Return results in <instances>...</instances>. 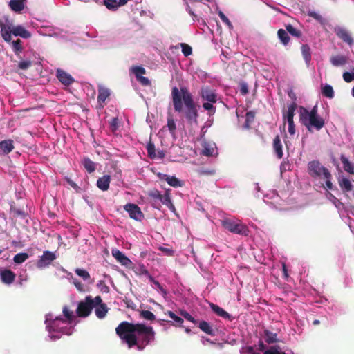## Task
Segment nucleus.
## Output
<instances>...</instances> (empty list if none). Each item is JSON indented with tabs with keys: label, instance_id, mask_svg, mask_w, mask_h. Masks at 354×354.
<instances>
[{
	"label": "nucleus",
	"instance_id": "60",
	"mask_svg": "<svg viewBox=\"0 0 354 354\" xmlns=\"http://www.w3.org/2000/svg\"><path fill=\"white\" fill-rule=\"evenodd\" d=\"M73 285L75 286L77 290L80 292H83L84 290L83 284L79 281L77 279H75L73 282Z\"/></svg>",
	"mask_w": 354,
	"mask_h": 354
},
{
	"label": "nucleus",
	"instance_id": "51",
	"mask_svg": "<svg viewBox=\"0 0 354 354\" xmlns=\"http://www.w3.org/2000/svg\"><path fill=\"white\" fill-rule=\"evenodd\" d=\"M180 315L185 318L187 320L192 322L193 324H198V321L194 319V317H193L189 313H187V311H185V310H183V311H180Z\"/></svg>",
	"mask_w": 354,
	"mask_h": 354
},
{
	"label": "nucleus",
	"instance_id": "20",
	"mask_svg": "<svg viewBox=\"0 0 354 354\" xmlns=\"http://www.w3.org/2000/svg\"><path fill=\"white\" fill-rule=\"evenodd\" d=\"M12 35L19 36L24 39H28L32 36L31 33L21 25L13 26Z\"/></svg>",
	"mask_w": 354,
	"mask_h": 354
},
{
	"label": "nucleus",
	"instance_id": "1",
	"mask_svg": "<svg viewBox=\"0 0 354 354\" xmlns=\"http://www.w3.org/2000/svg\"><path fill=\"white\" fill-rule=\"evenodd\" d=\"M115 333L129 348L136 346L138 351L155 341L156 333L152 326L142 323L123 321L115 328Z\"/></svg>",
	"mask_w": 354,
	"mask_h": 354
},
{
	"label": "nucleus",
	"instance_id": "29",
	"mask_svg": "<svg viewBox=\"0 0 354 354\" xmlns=\"http://www.w3.org/2000/svg\"><path fill=\"white\" fill-rule=\"evenodd\" d=\"M301 54L305 62L308 65L311 61V50L308 44H303L301 47Z\"/></svg>",
	"mask_w": 354,
	"mask_h": 354
},
{
	"label": "nucleus",
	"instance_id": "23",
	"mask_svg": "<svg viewBox=\"0 0 354 354\" xmlns=\"http://www.w3.org/2000/svg\"><path fill=\"white\" fill-rule=\"evenodd\" d=\"M273 149L277 158L281 159L283 158V153L281 138L279 135L275 136L273 140Z\"/></svg>",
	"mask_w": 354,
	"mask_h": 354
},
{
	"label": "nucleus",
	"instance_id": "38",
	"mask_svg": "<svg viewBox=\"0 0 354 354\" xmlns=\"http://www.w3.org/2000/svg\"><path fill=\"white\" fill-rule=\"evenodd\" d=\"M146 149L147 151L148 156L150 158L154 159L157 157V155L156 153V147L153 142H151V141L149 142L147 145Z\"/></svg>",
	"mask_w": 354,
	"mask_h": 354
},
{
	"label": "nucleus",
	"instance_id": "43",
	"mask_svg": "<svg viewBox=\"0 0 354 354\" xmlns=\"http://www.w3.org/2000/svg\"><path fill=\"white\" fill-rule=\"evenodd\" d=\"M131 71L135 75L136 78L142 76L146 73V70L142 66H134L131 68Z\"/></svg>",
	"mask_w": 354,
	"mask_h": 354
},
{
	"label": "nucleus",
	"instance_id": "37",
	"mask_svg": "<svg viewBox=\"0 0 354 354\" xmlns=\"http://www.w3.org/2000/svg\"><path fill=\"white\" fill-rule=\"evenodd\" d=\"M278 37L281 41V42L286 45L290 41V37L288 35V32L284 30L283 29H279L277 32Z\"/></svg>",
	"mask_w": 354,
	"mask_h": 354
},
{
	"label": "nucleus",
	"instance_id": "22",
	"mask_svg": "<svg viewBox=\"0 0 354 354\" xmlns=\"http://www.w3.org/2000/svg\"><path fill=\"white\" fill-rule=\"evenodd\" d=\"M110 183L111 176L109 175H104L97 180V187L102 191H107L109 188Z\"/></svg>",
	"mask_w": 354,
	"mask_h": 354
},
{
	"label": "nucleus",
	"instance_id": "64",
	"mask_svg": "<svg viewBox=\"0 0 354 354\" xmlns=\"http://www.w3.org/2000/svg\"><path fill=\"white\" fill-rule=\"evenodd\" d=\"M324 178L326 180V187L328 189H333V183L331 182V178H328L326 176H324Z\"/></svg>",
	"mask_w": 354,
	"mask_h": 354
},
{
	"label": "nucleus",
	"instance_id": "42",
	"mask_svg": "<svg viewBox=\"0 0 354 354\" xmlns=\"http://www.w3.org/2000/svg\"><path fill=\"white\" fill-rule=\"evenodd\" d=\"M75 274L81 277L83 280L87 281L91 279L90 274L88 271L81 268H76L75 270Z\"/></svg>",
	"mask_w": 354,
	"mask_h": 354
},
{
	"label": "nucleus",
	"instance_id": "48",
	"mask_svg": "<svg viewBox=\"0 0 354 354\" xmlns=\"http://www.w3.org/2000/svg\"><path fill=\"white\" fill-rule=\"evenodd\" d=\"M119 127V119L117 117L113 118L109 122V129L112 132H115Z\"/></svg>",
	"mask_w": 354,
	"mask_h": 354
},
{
	"label": "nucleus",
	"instance_id": "8",
	"mask_svg": "<svg viewBox=\"0 0 354 354\" xmlns=\"http://www.w3.org/2000/svg\"><path fill=\"white\" fill-rule=\"evenodd\" d=\"M288 111L286 114L283 115V118L287 120L288 124V132L290 134L293 135L295 133V127L293 121V118L295 115V111L297 108V104L295 102H292L287 106Z\"/></svg>",
	"mask_w": 354,
	"mask_h": 354
},
{
	"label": "nucleus",
	"instance_id": "21",
	"mask_svg": "<svg viewBox=\"0 0 354 354\" xmlns=\"http://www.w3.org/2000/svg\"><path fill=\"white\" fill-rule=\"evenodd\" d=\"M0 277L3 283H12L15 279V274L10 270H4L0 272Z\"/></svg>",
	"mask_w": 354,
	"mask_h": 354
},
{
	"label": "nucleus",
	"instance_id": "10",
	"mask_svg": "<svg viewBox=\"0 0 354 354\" xmlns=\"http://www.w3.org/2000/svg\"><path fill=\"white\" fill-rule=\"evenodd\" d=\"M60 323L66 324V321L64 319L59 317L55 319L50 322V324L48 326V328H49V331L60 332L68 335H71V328L67 326H60Z\"/></svg>",
	"mask_w": 354,
	"mask_h": 354
},
{
	"label": "nucleus",
	"instance_id": "55",
	"mask_svg": "<svg viewBox=\"0 0 354 354\" xmlns=\"http://www.w3.org/2000/svg\"><path fill=\"white\" fill-rule=\"evenodd\" d=\"M162 205H166L172 212L176 210L175 207L171 200L170 195H169L167 198H165V201H163Z\"/></svg>",
	"mask_w": 354,
	"mask_h": 354
},
{
	"label": "nucleus",
	"instance_id": "34",
	"mask_svg": "<svg viewBox=\"0 0 354 354\" xmlns=\"http://www.w3.org/2000/svg\"><path fill=\"white\" fill-rule=\"evenodd\" d=\"M256 113L254 111H248L245 114V122L244 124V127L246 129H250L251 124L254 122L255 118Z\"/></svg>",
	"mask_w": 354,
	"mask_h": 354
},
{
	"label": "nucleus",
	"instance_id": "58",
	"mask_svg": "<svg viewBox=\"0 0 354 354\" xmlns=\"http://www.w3.org/2000/svg\"><path fill=\"white\" fill-rule=\"evenodd\" d=\"M97 286L100 288L101 291L103 292H109V288L107 286L104 282V281H100L97 283Z\"/></svg>",
	"mask_w": 354,
	"mask_h": 354
},
{
	"label": "nucleus",
	"instance_id": "47",
	"mask_svg": "<svg viewBox=\"0 0 354 354\" xmlns=\"http://www.w3.org/2000/svg\"><path fill=\"white\" fill-rule=\"evenodd\" d=\"M308 15L314 18L315 20L318 21L321 24L324 25L325 24V19L320 15L319 14L317 13L315 11H308Z\"/></svg>",
	"mask_w": 354,
	"mask_h": 354
},
{
	"label": "nucleus",
	"instance_id": "6",
	"mask_svg": "<svg viewBox=\"0 0 354 354\" xmlns=\"http://www.w3.org/2000/svg\"><path fill=\"white\" fill-rule=\"evenodd\" d=\"M308 171L309 175L315 178L324 177V176L328 178H332V175L329 170L322 165L318 160H313L308 162Z\"/></svg>",
	"mask_w": 354,
	"mask_h": 354
},
{
	"label": "nucleus",
	"instance_id": "27",
	"mask_svg": "<svg viewBox=\"0 0 354 354\" xmlns=\"http://www.w3.org/2000/svg\"><path fill=\"white\" fill-rule=\"evenodd\" d=\"M340 160L343 165L344 169L351 174H354V165L344 155L342 154L340 156Z\"/></svg>",
	"mask_w": 354,
	"mask_h": 354
},
{
	"label": "nucleus",
	"instance_id": "40",
	"mask_svg": "<svg viewBox=\"0 0 354 354\" xmlns=\"http://www.w3.org/2000/svg\"><path fill=\"white\" fill-rule=\"evenodd\" d=\"M286 31L290 33L291 35L296 37H301V32L295 28L291 24H288L286 26Z\"/></svg>",
	"mask_w": 354,
	"mask_h": 354
},
{
	"label": "nucleus",
	"instance_id": "49",
	"mask_svg": "<svg viewBox=\"0 0 354 354\" xmlns=\"http://www.w3.org/2000/svg\"><path fill=\"white\" fill-rule=\"evenodd\" d=\"M182 53L185 57L190 55L192 53V48L187 44H181Z\"/></svg>",
	"mask_w": 354,
	"mask_h": 354
},
{
	"label": "nucleus",
	"instance_id": "24",
	"mask_svg": "<svg viewBox=\"0 0 354 354\" xmlns=\"http://www.w3.org/2000/svg\"><path fill=\"white\" fill-rule=\"evenodd\" d=\"M198 324L199 328L205 333L211 336H214L216 335L215 330L209 322L201 320L198 322Z\"/></svg>",
	"mask_w": 354,
	"mask_h": 354
},
{
	"label": "nucleus",
	"instance_id": "53",
	"mask_svg": "<svg viewBox=\"0 0 354 354\" xmlns=\"http://www.w3.org/2000/svg\"><path fill=\"white\" fill-rule=\"evenodd\" d=\"M32 65V62L30 60H23L19 62L18 68L21 70H26Z\"/></svg>",
	"mask_w": 354,
	"mask_h": 354
},
{
	"label": "nucleus",
	"instance_id": "39",
	"mask_svg": "<svg viewBox=\"0 0 354 354\" xmlns=\"http://www.w3.org/2000/svg\"><path fill=\"white\" fill-rule=\"evenodd\" d=\"M28 258V254L26 252H21L17 254L14 258L13 261L15 263L20 264L26 261Z\"/></svg>",
	"mask_w": 354,
	"mask_h": 354
},
{
	"label": "nucleus",
	"instance_id": "17",
	"mask_svg": "<svg viewBox=\"0 0 354 354\" xmlns=\"http://www.w3.org/2000/svg\"><path fill=\"white\" fill-rule=\"evenodd\" d=\"M14 149L13 140L8 139L0 142V155L10 153Z\"/></svg>",
	"mask_w": 354,
	"mask_h": 354
},
{
	"label": "nucleus",
	"instance_id": "32",
	"mask_svg": "<svg viewBox=\"0 0 354 354\" xmlns=\"http://www.w3.org/2000/svg\"><path fill=\"white\" fill-rule=\"evenodd\" d=\"M82 164L88 173H92L95 170V164L88 158H84Z\"/></svg>",
	"mask_w": 354,
	"mask_h": 354
},
{
	"label": "nucleus",
	"instance_id": "41",
	"mask_svg": "<svg viewBox=\"0 0 354 354\" xmlns=\"http://www.w3.org/2000/svg\"><path fill=\"white\" fill-rule=\"evenodd\" d=\"M12 50L15 52V53L17 55H19L20 53H21L23 50V47L21 45V41L19 39H17L15 41H13L12 42Z\"/></svg>",
	"mask_w": 354,
	"mask_h": 354
},
{
	"label": "nucleus",
	"instance_id": "30",
	"mask_svg": "<svg viewBox=\"0 0 354 354\" xmlns=\"http://www.w3.org/2000/svg\"><path fill=\"white\" fill-rule=\"evenodd\" d=\"M330 63L335 66H344L346 62L347 58L344 55H335L330 57Z\"/></svg>",
	"mask_w": 354,
	"mask_h": 354
},
{
	"label": "nucleus",
	"instance_id": "5",
	"mask_svg": "<svg viewBox=\"0 0 354 354\" xmlns=\"http://www.w3.org/2000/svg\"><path fill=\"white\" fill-rule=\"evenodd\" d=\"M222 226L229 232L247 236L250 233L248 227L239 220L232 218H224L221 221Z\"/></svg>",
	"mask_w": 354,
	"mask_h": 354
},
{
	"label": "nucleus",
	"instance_id": "28",
	"mask_svg": "<svg viewBox=\"0 0 354 354\" xmlns=\"http://www.w3.org/2000/svg\"><path fill=\"white\" fill-rule=\"evenodd\" d=\"M162 179L167 181V183L173 187H180L183 185V183L175 176L164 174Z\"/></svg>",
	"mask_w": 354,
	"mask_h": 354
},
{
	"label": "nucleus",
	"instance_id": "33",
	"mask_svg": "<svg viewBox=\"0 0 354 354\" xmlns=\"http://www.w3.org/2000/svg\"><path fill=\"white\" fill-rule=\"evenodd\" d=\"M24 1H9V6L12 11L20 12L24 10Z\"/></svg>",
	"mask_w": 354,
	"mask_h": 354
},
{
	"label": "nucleus",
	"instance_id": "52",
	"mask_svg": "<svg viewBox=\"0 0 354 354\" xmlns=\"http://www.w3.org/2000/svg\"><path fill=\"white\" fill-rule=\"evenodd\" d=\"M167 127L171 133H174L176 129V123L172 117L167 118Z\"/></svg>",
	"mask_w": 354,
	"mask_h": 354
},
{
	"label": "nucleus",
	"instance_id": "36",
	"mask_svg": "<svg viewBox=\"0 0 354 354\" xmlns=\"http://www.w3.org/2000/svg\"><path fill=\"white\" fill-rule=\"evenodd\" d=\"M339 186L346 192H350L353 189V185L351 181L346 178H342L339 181Z\"/></svg>",
	"mask_w": 354,
	"mask_h": 354
},
{
	"label": "nucleus",
	"instance_id": "16",
	"mask_svg": "<svg viewBox=\"0 0 354 354\" xmlns=\"http://www.w3.org/2000/svg\"><path fill=\"white\" fill-rule=\"evenodd\" d=\"M210 308L212 310V311L214 313H215L218 316H219L225 319L232 321L234 319L233 317L230 314H229L223 308H221L220 306H218L216 304L211 303Z\"/></svg>",
	"mask_w": 354,
	"mask_h": 354
},
{
	"label": "nucleus",
	"instance_id": "11",
	"mask_svg": "<svg viewBox=\"0 0 354 354\" xmlns=\"http://www.w3.org/2000/svg\"><path fill=\"white\" fill-rule=\"evenodd\" d=\"M334 32L340 39L350 46L354 45V39L351 33L346 29L337 26L334 28Z\"/></svg>",
	"mask_w": 354,
	"mask_h": 354
},
{
	"label": "nucleus",
	"instance_id": "7",
	"mask_svg": "<svg viewBox=\"0 0 354 354\" xmlns=\"http://www.w3.org/2000/svg\"><path fill=\"white\" fill-rule=\"evenodd\" d=\"M55 259L56 255L55 252L46 250L37 260L36 266L39 269H43L49 266Z\"/></svg>",
	"mask_w": 354,
	"mask_h": 354
},
{
	"label": "nucleus",
	"instance_id": "45",
	"mask_svg": "<svg viewBox=\"0 0 354 354\" xmlns=\"http://www.w3.org/2000/svg\"><path fill=\"white\" fill-rule=\"evenodd\" d=\"M214 103H211L209 102H206L203 104V108L208 111L209 115H212L216 112V107L213 105Z\"/></svg>",
	"mask_w": 354,
	"mask_h": 354
},
{
	"label": "nucleus",
	"instance_id": "26",
	"mask_svg": "<svg viewBox=\"0 0 354 354\" xmlns=\"http://www.w3.org/2000/svg\"><path fill=\"white\" fill-rule=\"evenodd\" d=\"M95 308V315L99 319H102L106 316L108 312V308L106 304L103 303L102 301L97 304Z\"/></svg>",
	"mask_w": 354,
	"mask_h": 354
},
{
	"label": "nucleus",
	"instance_id": "12",
	"mask_svg": "<svg viewBox=\"0 0 354 354\" xmlns=\"http://www.w3.org/2000/svg\"><path fill=\"white\" fill-rule=\"evenodd\" d=\"M147 195L151 198L153 201V206L159 209L160 205H157L156 203L160 201L162 204L163 201H165V198H167L169 194L167 192L165 194H162L158 189H153L148 192Z\"/></svg>",
	"mask_w": 354,
	"mask_h": 354
},
{
	"label": "nucleus",
	"instance_id": "46",
	"mask_svg": "<svg viewBox=\"0 0 354 354\" xmlns=\"http://www.w3.org/2000/svg\"><path fill=\"white\" fill-rule=\"evenodd\" d=\"M140 316L149 321H153L156 319L155 315L149 310H142L140 312Z\"/></svg>",
	"mask_w": 354,
	"mask_h": 354
},
{
	"label": "nucleus",
	"instance_id": "63",
	"mask_svg": "<svg viewBox=\"0 0 354 354\" xmlns=\"http://www.w3.org/2000/svg\"><path fill=\"white\" fill-rule=\"evenodd\" d=\"M240 92L242 95H246L248 93V85L245 83L241 84Z\"/></svg>",
	"mask_w": 354,
	"mask_h": 354
},
{
	"label": "nucleus",
	"instance_id": "56",
	"mask_svg": "<svg viewBox=\"0 0 354 354\" xmlns=\"http://www.w3.org/2000/svg\"><path fill=\"white\" fill-rule=\"evenodd\" d=\"M159 250L167 256H174V251L171 248H166L163 246L159 247Z\"/></svg>",
	"mask_w": 354,
	"mask_h": 354
},
{
	"label": "nucleus",
	"instance_id": "44",
	"mask_svg": "<svg viewBox=\"0 0 354 354\" xmlns=\"http://www.w3.org/2000/svg\"><path fill=\"white\" fill-rule=\"evenodd\" d=\"M63 314L64 317L67 319L68 322L71 324L75 317L73 312L70 310L68 306H65L63 308Z\"/></svg>",
	"mask_w": 354,
	"mask_h": 354
},
{
	"label": "nucleus",
	"instance_id": "3",
	"mask_svg": "<svg viewBox=\"0 0 354 354\" xmlns=\"http://www.w3.org/2000/svg\"><path fill=\"white\" fill-rule=\"evenodd\" d=\"M299 120L310 133L314 131H320L325 125L324 119L318 114L317 105H315L311 110L301 106L299 108Z\"/></svg>",
	"mask_w": 354,
	"mask_h": 354
},
{
	"label": "nucleus",
	"instance_id": "18",
	"mask_svg": "<svg viewBox=\"0 0 354 354\" xmlns=\"http://www.w3.org/2000/svg\"><path fill=\"white\" fill-rule=\"evenodd\" d=\"M110 91L108 88L100 86L98 88L97 102L100 106V108L104 106V102L107 98L110 96Z\"/></svg>",
	"mask_w": 354,
	"mask_h": 354
},
{
	"label": "nucleus",
	"instance_id": "50",
	"mask_svg": "<svg viewBox=\"0 0 354 354\" xmlns=\"http://www.w3.org/2000/svg\"><path fill=\"white\" fill-rule=\"evenodd\" d=\"M279 346H272L268 349L266 350L263 354H283L278 351ZM259 354V353H252Z\"/></svg>",
	"mask_w": 354,
	"mask_h": 354
},
{
	"label": "nucleus",
	"instance_id": "57",
	"mask_svg": "<svg viewBox=\"0 0 354 354\" xmlns=\"http://www.w3.org/2000/svg\"><path fill=\"white\" fill-rule=\"evenodd\" d=\"M136 80L142 85L145 86H150L151 82L149 80L147 77H145L144 76H140L136 78Z\"/></svg>",
	"mask_w": 354,
	"mask_h": 354
},
{
	"label": "nucleus",
	"instance_id": "25",
	"mask_svg": "<svg viewBox=\"0 0 354 354\" xmlns=\"http://www.w3.org/2000/svg\"><path fill=\"white\" fill-rule=\"evenodd\" d=\"M263 335L265 341L268 344H274L280 342L279 339L277 337V334L275 333H272L268 329L264 330Z\"/></svg>",
	"mask_w": 354,
	"mask_h": 354
},
{
	"label": "nucleus",
	"instance_id": "61",
	"mask_svg": "<svg viewBox=\"0 0 354 354\" xmlns=\"http://www.w3.org/2000/svg\"><path fill=\"white\" fill-rule=\"evenodd\" d=\"M353 75L349 72H345L343 73V79L346 82H351L353 80Z\"/></svg>",
	"mask_w": 354,
	"mask_h": 354
},
{
	"label": "nucleus",
	"instance_id": "15",
	"mask_svg": "<svg viewBox=\"0 0 354 354\" xmlns=\"http://www.w3.org/2000/svg\"><path fill=\"white\" fill-rule=\"evenodd\" d=\"M12 28L13 26L10 24H6L3 21H0L1 34L6 42H10L12 39Z\"/></svg>",
	"mask_w": 354,
	"mask_h": 354
},
{
	"label": "nucleus",
	"instance_id": "35",
	"mask_svg": "<svg viewBox=\"0 0 354 354\" xmlns=\"http://www.w3.org/2000/svg\"><path fill=\"white\" fill-rule=\"evenodd\" d=\"M322 94L330 99L333 98L335 95L333 87L329 84H326L322 87Z\"/></svg>",
	"mask_w": 354,
	"mask_h": 354
},
{
	"label": "nucleus",
	"instance_id": "59",
	"mask_svg": "<svg viewBox=\"0 0 354 354\" xmlns=\"http://www.w3.org/2000/svg\"><path fill=\"white\" fill-rule=\"evenodd\" d=\"M214 148L205 147L204 149H203L202 154L205 156H212L214 153Z\"/></svg>",
	"mask_w": 354,
	"mask_h": 354
},
{
	"label": "nucleus",
	"instance_id": "9",
	"mask_svg": "<svg viewBox=\"0 0 354 354\" xmlns=\"http://www.w3.org/2000/svg\"><path fill=\"white\" fill-rule=\"evenodd\" d=\"M124 209L129 213V217L132 219L141 221L144 218V214L136 204L127 203L124 206Z\"/></svg>",
	"mask_w": 354,
	"mask_h": 354
},
{
	"label": "nucleus",
	"instance_id": "4",
	"mask_svg": "<svg viewBox=\"0 0 354 354\" xmlns=\"http://www.w3.org/2000/svg\"><path fill=\"white\" fill-rule=\"evenodd\" d=\"M102 301L100 296L93 298L91 296H86L84 301L78 304L76 313L80 317H88L96 305Z\"/></svg>",
	"mask_w": 354,
	"mask_h": 354
},
{
	"label": "nucleus",
	"instance_id": "13",
	"mask_svg": "<svg viewBox=\"0 0 354 354\" xmlns=\"http://www.w3.org/2000/svg\"><path fill=\"white\" fill-rule=\"evenodd\" d=\"M200 95L201 98L211 103H216L217 102V95L214 90L208 86H203L200 91Z\"/></svg>",
	"mask_w": 354,
	"mask_h": 354
},
{
	"label": "nucleus",
	"instance_id": "14",
	"mask_svg": "<svg viewBox=\"0 0 354 354\" xmlns=\"http://www.w3.org/2000/svg\"><path fill=\"white\" fill-rule=\"evenodd\" d=\"M56 77L65 86H70L75 82L74 78L69 73L60 68L57 69Z\"/></svg>",
	"mask_w": 354,
	"mask_h": 354
},
{
	"label": "nucleus",
	"instance_id": "2",
	"mask_svg": "<svg viewBox=\"0 0 354 354\" xmlns=\"http://www.w3.org/2000/svg\"><path fill=\"white\" fill-rule=\"evenodd\" d=\"M171 97L175 111L178 113L183 111V102L186 107L185 113L187 122L191 124H197L198 117V110L192 95L189 90L185 86L180 87V89L174 86L171 89Z\"/></svg>",
	"mask_w": 354,
	"mask_h": 354
},
{
	"label": "nucleus",
	"instance_id": "62",
	"mask_svg": "<svg viewBox=\"0 0 354 354\" xmlns=\"http://www.w3.org/2000/svg\"><path fill=\"white\" fill-rule=\"evenodd\" d=\"M65 180L67 182V183L71 186L73 189H75V190H77V189L79 188V187L77 186V185L73 181L71 178H65Z\"/></svg>",
	"mask_w": 354,
	"mask_h": 354
},
{
	"label": "nucleus",
	"instance_id": "54",
	"mask_svg": "<svg viewBox=\"0 0 354 354\" xmlns=\"http://www.w3.org/2000/svg\"><path fill=\"white\" fill-rule=\"evenodd\" d=\"M167 314L169 316V317H171L178 324L180 325L183 323V319L181 317L177 316L174 312L168 311Z\"/></svg>",
	"mask_w": 354,
	"mask_h": 354
},
{
	"label": "nucleus",
	"instance_id": "31",
	"mask_svg": "<svg viewBox=\"0 0 354 354\" xmlns=\"http://www.w3.org/2000/svg\"><path fill=\"white\" fill-rule=\"evenodd\" d=\"M102 4L111 10H115L119 7L124 6L127 1H102Z\"/></svg>",
	"mask_w": 354,
	"mask_h": 354
},
{
	"label": "nucleus",
	"instance_id": "19",
	"mask_svg": "<svg viewBox=\"0 0 354 354\" xmlns=\"http://www.w3.org/2000/svg\"><path fill=\"white\" fill-rule=\"evenodd\" d=\"M112 255L122 266H128L131 263L130 259L118 249L112 250Z\"/></svg>",
	"mask_w": 354,
	"mask_h": 354
}]
</instances>
